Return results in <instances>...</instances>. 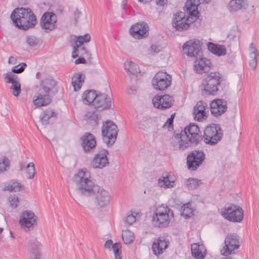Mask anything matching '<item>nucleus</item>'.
Segmentation results:
<instances>
[{
  "instance_id": "obj_1",
  "label": "nucleus",
  "mask_w": 259,
  "mask_h": 259,
  "mask_svg": "<svg viewBox=\"0 0 259 259\" xmlns=\"http://www.w3.org/2000/svg\"><path fill=\"white\" fill-rule=\"evenodd\" d=\"M198 0H187L184 7V11H180L175 14L172 26L177 30H187L190 25L198 19Z\"/></svg>"
},
{
  "instance_id": "obj_2",
  "label": "nucleus",
  "mask_w": 259,
  "mask_h": 259,
  "mask_svg": "<svg viewBox=\"0 0 259 259\" xmlns=\"http://www.w3.org/2000/svg\"><path fill=\"white\" fill-rule=\"evenodd\" d=\"M39 87L33 99V103L36 107L49 105L52 102L53 96L59 91L57 81L52 77L41 80Z\"/></svg>"
},
{
  "instance_id": "obj_3",
  "label": "nucleus",
  "mask_w": 259,
  "mask_h": 259,
  "mask_svg": "<svg viewBox=\"0 0 259 259\" xmlns=\"http://www.w3.org/2000/svg\"><path fill=\"white\" fill-rule=\"evenodd\" d=\"M11 18L17 27L24 30L33 28L37 23L36 16L30 8L15 9Z\"/></svg>"
},
{
  "instance_id": "obj_4",
  "label": "nucleus",
  "mask_w": 259,
  "mask_h": 259,
  "mask_svg": "<svg viewBox=\"0 0 259 259\" xmlns=\"http://www.w3.org/2000/svg\"><path fill=\"white\" fill-rule=\"evenodd\" d=\"M202 42L198 39H191L185 42L183 50L187 56L192 58L194 65H209L210 61L203 54Z\"/></svg>"
},
{
  "instance_id": "obj_5",
  "label": "nucleus",
  "mask_w": 259,
  "mask_h": 259,
  "mask_svg": "<svg viewBox=\"0 0 259 259\" xmlns=\"http://www.w3.org/2000/svg\"><path fill=\"white\" fill-rule=\"evenodd\" d=\"M186 140H182L179 149L184 150L188 148L190 144L196 146L202 140V134L199 126L195 123H190L184 129Z\"/></svg>"
},
{
  "instance_id": "obj_6",
  "label": "nucleus",
  "mask_w": 259,
  "mask_h": 259,
  "mask_svg": "<svg viewBox=\"0 0 259 259\" xmlns=\"http://www.w3.org/2000/svg\"><path fill=\"white\" fill-rule=\"evenodd\" d=\"M225 80L224 76L219 72H210L202 80V90L207 95L215 96L219 91V85Z\"/></svg>"
},
{
  "instance_id": "obj_7",
  "label": "nucleus",
  "mask_w": 259,
  "mask_h": 259,
  "mask_svg": "<svg viewBox=\"0 0 259 259\" xmlns=\"http://www.w3.org/2000/svg\"><path fill=\"white\" fill-rule=\"evenodd\" d=\"M73 181L76 184L81 195L87 196L93 195L94 188L97 186L89 179L86 171L82 169L79 170L77 174L74 175Z\"/></svg>"
},
{
  "instance_id": "obj_8",
  "label": "nucleus",
  "mask_w": 259,
  "mask_h": 259,
  "mask_svg": "<svg viewBox=\"0 0 259 259\" xmlns=\"http://www.w3.org/2000/svg\"><path fill=\"white\" fill-rule=\"evenodd\" d=\"M118 127L111 120H107L103 123L102 127L103 140L108 146H112L115 142L118 134Z\"/></svg>"
},
{
  "instance_id": "obj_9",
  "label": "nucleus",
  "mask_w": 259,
  "mask_h": 259,
  "mask_svg": "<svg viewBox=\"0 0 259 259\" xmlns=\"http://www.w3.org/2000/svg\"><path fill=\"white\" fill-rule=\"evenodd\" d=\"M222 213L225 219L233 223H240L244 217L243 209L235 204L225 206Z\"/></svg>"
},
{
  "instance_id": "obj_10",
  "label": "nucleus",
  "mask_w": 259,
  "mask_h": 259,
  "mask_svg": "<svg viewBox=\"0 0 259 259\" xmlns=\"http://www.w3.org/2000/svg\"><path fill=\"white\" fill-rule=\"evenodd\" d=\"M221 128L216 124L207 126L204 131V141L206 144L214 145L222 138L223 134Z\"/></svg>"
},
{
  "instance_id": "obj_11",
  "label": "nucleus",
  "mask_w": 259,
  "mask_h": 259,
  "mask_svg": "<svg viewBox=\"0 0 259 259\" xmlns=\"http://www.w3.org/2000/svg\"><path fill=\"white\" fill-rule=\"evenodd\" d=\"M205 154L202 150H193L187 156V166L191 171H195L202 164Z\"/></svg>"
},
{
  "instance_id": "obj_12",
  "label": "nucleus",
  "mask_w": 259,
  "mask_h": 259,
  "mask_svg": "<svg viewBox=\"0 0 259 259\" xmlns=\"http://www.w3.org/2000/svg\"><path fill=\"white\" fill-rule=\"evenodd\" d=\"M130 32L131 36L135 39H142L145 38L149 35V25L147 23L144 21L137 22L131 26Z\"/></svg>"
},
{
  "instance_id": "obj_13",
  "label": "nucleus",
  "mask_w": 259,
  "mask_h": 259,
  "mask_svg": "<svg viewBox=\"0 0 259 259\" xmlns=\"http://www.w3.org/2000/svg\"><path fill=\"white\" fill-rule=\"evenodd\" d=\"M57 17L53 12H45L40 19V26L47 33L54 30L57 26Z\"/></svg>"
},
{
  "instance_id": "obj_14",
  "label": "nucleus",
  "mask_w": 259,
  "mask_h": 259,
  "mask_svg": "<svg viewBox=\"0 0 259 259\" xmlns=\"http://www.w3.org/2000/svg\"><path fill=\"white\" fill-rule=\"evenodd\" d=\"M225 246L223 247V255H230L233 251L238 249L240 247L239 236L235 233L228 234L225 239Z\"/></svg>"
},
{
  "instance_id": "obj_15",
  "label": "nucleus",
  "mask_w": 259,
  "mask_h": 259,
  "mask_svg": "<svg viewBox=\"0 0 259 259\" xmlns=\"http://www.w3.org/2000/svg\"><path fill=\"white\" fill-rule=\"evenodd\" d=\"M108 151L105 149L98 150L91 161V165L94 168L102 169L109 164L107 158Z\"/></svg>"
},
{
  "instance_id": "obj_16",
  "label": "nucleus",
  "mask_w": 259,
  "mask_h": 259,
  "mask_svg": "<svg viewBox=\"0 0 259 259\" xmlns=\"http://www.w3.org/2000/svg\"><path fill=\"white\" fill-rule=\"evenodd\" d=\"M93 194L95 195V204L98 207H104L110 202V194L102 187L97 186L94 188Z\"/></svg>"
},
{
  "instance_id": "obj_17",
  "label": "nucleus",
  "mask_w": 259,
  "mask_h": 259,
  "mask_svg": "<svg viewBox=\"0 0 259 259\" xmlns=\"http://www.w3.org/2000/svg\"><path fill=\"white\" fill-rule=\"evenodd\" d=\"M3 76L5 82L12 84L10 88L12 91V94L15 97H18L21 92V84L18 76L12 72H8L4 74Z\"/></svg>"
},
{
  "instance_id": "obj_18",
  "label": "nucleus",
  "mask_w": 259,
  "mask_h": 259,
  "mask_svg": "<svg viewBox=\"0 0 259 259\" xmlns=\"http://www.w3.org/2000/svg\"><path fill=\"white\" fill-rule=\"evenodd\" d=\"M37 217L30 210H25L20 216V223L21 227L26 230H30L36 223Z\"/></svg>"
},
{
  "instance_id": "obj_19",
  "label": "nucleus",
  "mask_w": 259,
  "mask_h": 259,
  "mask_svg": "<svg viewBox=\"0 0 259 259\" xmlns=\"http://www.w3.org/2000/svg\"><path fill=\"white\" fill-rule=\"evenodd\" d=\"M81 146L85 153L92 152L96 147L95 137L90 133H85L80 138Z\"/></svg>"
},
{
  "instance_id": "obj_20",
  "label": "nucleus",
  "mask_w": 259,
  "mask_h": 259,
  "mask_svg": "<svg viewBox=\"0 0 259 259\" xmlns=\"http://www.w3.org/2000/svg\"><path fill=\"white\" fill-rule=\"evenodd\" d=\"M227 102L222 99H215L210 104L211 113L215 117L221 116L227 110Z\"/></svg>"
},
{
  "instance_id": "obj_21",
  "label": "nucleus",
  "mask_w": 259,
  "mask_h": 259,
  "mask_svg": "<svg viewBox=\"0 0 259 259\" xmlns=\"http://www.w3.org/2000/svg\"><path fill=\"white\" fill-rule=\"evenodd\" d=\"M93 106L101 110L111 109L112 106L111 98L105 93H98Z\"/></svg>"
},
{
  "instance_id": "obj_22",
  "label": "nucleus",
  "mask_w": 259,
  "mask_h": 259,
  "mask_svg": "<svg viewBox=\"0 0 259 259\" xmlns=\"http://www.w3.org/2000/svg\"><path fill=\"white\" fill-rule=\"evenodd\" d=\"M104 247L110 251L113 250L115 259H122L120 243L117 242L113 243L111 239H108L105 242Z\"/></svg>"
},
{
  "instance_id": "obj_23",
  "label": "nucleus",
  "mask_w": 259,
  "mask_h": 259,
  "mask_svg": "<svg viewBox=\"0 0 259 259\" xmlns=\"http://www.w3.org/2000/svg\"><path fill=\"white\" fill-rule=\"evenodd\" d=\"M30 254L29 259H41L39 249L41 243L36 239H33L29 241Z\"/></svg>"
},
{
  "instance_id": "obj_24",
  "label": "nucleus",
  "mask_w": 259,
  "mask_h": 259,
  "mask_svg": "<svg viewBox=\"0 0 259 259\" xmlns=\"http://www.w3.org/2000/svg\"><path fill=\"white\" fill-rule=\"evenodd\" d=\"M205 103L202 101H199L193 108L194 119L197 121L202 120L204 117H206L205 112Z\"/></svg>"
},
{
  "instance_id": "obj_25",
  "label": "nucleus",
  "mask_w": 259,
  "mask_h": 259,
  "mask_svg": "<svg viewBox=\"0 0 259 259\" xmlns=\"http://www.w3.org/2000/svg\"><path fill=\"white\" fill-rule=\"evenodd\" d=\"M207 48L211 53L218 56H224L226 53V49L224 46L217 45L213 42H208Z\"/></svg>"
},
{
  "instance_id": "obj_26",
  "label": "nucleus",
  "mask_w": 259,
  "mask_h": 259,
  "mask_svg": "<svg viewBox=\"0 0 259 259\" xmlns=\"http://www.w3.org/2000/svg\"><path fill=\"white\" fill-rule=\"evenodd\" d=\"M84 75L81 73H76L72 77V84L75 92L79 91L84 82Z\"/></svg>"
},
{
  "instance_id": "obj_27",
  "label": "nucleus",
  "mask_w": 259,
  "mask_h": 259,
  "mask_svg": "<svg viewBox=\"0 0 259 259\" xmlns=\"http://www.w3.org/2000/svg\"><path fill=\"white\" fill-rule=\"evenodd\" d=\"M97 94L96 91L94 90H87L82 96V100L85 104L90 105L93 103V105Z\"/></svg>"
},
{
  "instance_id": "obj_28",
  "label": "nucleus",
  "mask_w": 259,
  "mask_h": 259,
  "mask_svg": "<svg viewBox=\"0 0 259 259\" xmlns=\"http://www.w3.org/2000/svg\"><path fill=\"white\" fill-rule=\"evenodd\" d=\"M247 5V0H231L229 4L230 11H237Z\"/></svg>"
},
{
  "instance_id": "obj_29",
  "label": "nucleus",
  "mask_w": 259,
  "mask_h": 259,
  "mask_svg": "<svg viewBox=\"0 0 259 259\" xmlns=\"http://www.w3.org/2000/svg\"><path fill=\"white\" fill-rule=\"evenodd\" d=\"M174 219V213L168 207H163V227L168 226L171 220Z\"/></svg>"
},
{
  "instance_id": "obj_30",
  "label": "nucleus",
  "mask_w": 259,
  "mask_h": 259,
  "mask_svg": "<svg viewBox=\"0 0 259 259\" xmlns=\"http://www.w3.org/2000/svg\"><path fill=\"white\" fill-rule=\"evenodd\" d=\"M85 117L91 124L96 126L98 125L101 116L95 111H88L86 113Z\"/></svg>"
},
{
  "instance_id": "obj_31",
  "label": "nucleus",
  "mask_w": 259,
  "mask_h": 259,
  "mask_svg": "<svg viewBox=\"0 0 259 259\" xmlns=\"http://www.w3.org/2000/svg\"><path fill=\"white\" fill-rule=\"evenodd\" d=\"M89 52L84 47L78 48V46H74L72 53V57L76 58L78 57H88Z\"/></svg>"
},
{
  "instance_id": "obj_32",
  "label": "nucleus",
  "mask_w": 259,
  "mask_h": 259,
  "mask_svg": "<svg viewBox=\"0 0 259 259\" xmlns=\"http://www.w3.org/2000/svg\"><path fill=\"white\" fill-rule=\"evenodd\" d=\"M176 181L174 176L170 174H166L163 176V188H171L175 186Z\"/></svg>"
},
{
  "instance_id": "obj_33",
  "label": "nucleus",
  "mask_w": 259,
  "mask_h": 259,
  "mask_svg": "<svg viewBox=\"0 0 259 259\" xmlns=\"http://www.w3.org/2000/svg\"><path fill=\"white\" fill-rule=\"evenodd\" d=\"M124 69L130 78L137 77L141 73L139 66H124Z\"/></svg>"
},
{
  "instance_id": "obj_34",
  "label": "nucleus",
  "mask_w": 259,
  "mask_h": 259,
  "mask_svg": "<svg viewBox=\"0 0 259 259\" xmlns=\"http://www.w3.org/2000/svg\"><path fill=\"white\" fill-rule=\"evenodd\" d=\"M56 113L51 109H47L43 112L42 115L40 117V120L43 124H48L49 123V119L51 117H56Z\"/></svg>"
},
{
  "instance_id": "obj_35",
  "label": "nucleus",
  "mask_w": 259,
  "mask_h": 259,
  "mask_svg": "<svg viewBox=\"0 0 259 259\" xmlns=\"http://www.w3.org/2000/svg\"><path fill=\"white\" fill-rule=\"evenodd\" d=\"M191 252L196 259H203L205 256L200 250V245L198 243H193L191 245Z\"/></svg>"
},
{
  "instance_id": "obj_36",
  "label": "nucleus",
  "mask_w": 259,
  "mask_h": 259,
  "mask_svg": "<svg viewBox=\"0 0 259 259\" xmlns=\"http://www.w3.org/2000/svg\"><path fill=\"white\" fill-rule=\"evenodd\" d=\"M250 60L249 65H256L257 63V56L258 54L252 42L249 45Z\"/></svg>"
},
{
  "instance_id": "obj_37",
  "label": "nucleus",
  "mask_w": 259,
  "mask_h": 259,
  "mask_svg": "<svg viewBox=\"0 0 259 259\" xmlns=\"http://www.w3.org/2000/svg\"><path fill=\"white\" fill-rule=\"evenodd\" d=\"M162 74L161 72H158L153 77L152 79V86L155 90L162 91V88L161 87L162 84Z\"/></svg>"
},
{
  "instance_id": "obj_38",
  "label": "nucleus",
  "mask_w": 259,
  "mask_h": 259,
  "mask_svg": "<svg viewBox=\"0 0 259 259\" xmlns=\"http://www.w3.org/2000/svg\"><path fill=\"white\" fill-rule=\"evenodd\" d=\"M185 184L189 189L197 188L201 184V181L195 178H188L185 180Z\"/></svg>"
},
{
  "instance_id": "obj_39",
  "label": "nucleus",
  "mask_w": 259,
  "mask_h": 259,
  "mask_svg": "<svg viewBox=\"0 0 259 259\" xmlns=\"http://www.w3.org/2000/svg\"><path fill=\"white\" fill-rule=\"evenodd\" d=\"M174 103L172 96L163 95V110L171 107Z\"/></svg>"
},
{
  "instance_id": "obj_40",
  "label": "nucleus",
  "mask_w": 259,
  "mask_h": 259,
  "mask_svg": "<svg viewBox=\"0 0 259 259\" xmlns=\"http://www.w3.org/2000/svg\"><path fill=\"white\" fill-rule=\"evenodd\" d=\"M10 161L6 156L0 158V172H4L10 168Z\"/></svg>"
},
{
  "instance_id": "obj_41",
  "label": "nucleus",
  "mask_w": 259,
  "mask_h": 259,
  "mask_svg": "<svg viewBox=\"0 0 259 259\" xmlns=\"http://www.w3.org/2000/svg\"><path fill=\"white\" fill-rule=\"evenodd\" d=\"M182 215L185 218H191L193 215V209L190 207L189 203L184 204L181 208Z\"/></svg>"
},
{
  "instance_id": "obj_42",
  "label": "nucleus",
  "mask_w": 259,
  "mask_h": 259,
  "mask_svg": "<svg viewBox=\"0 0 259 259\" xmlns=\"http://www.w3.org/2000/svg\"><path fill=\"white\" fill-rule=\"evenodd\" d=\"M122 237L124 243L128 244L133 242L135 239V236L133 232L129 230L123 231Z\"/></svg>"
},
{
  "instance_id": "obj_43",
  "label": "nucleus",
  "mask_w": 259,
  "mask_h": 259,
  "mask_svg": "<svg viewBox=\"0 0 259 259\" xmlns=\"http://www.w3.org/2000/svg\"><path fill=\"white\" fill-rule=\"evenodd\" d=\"M162 242L161 237H159L157 241L155 240L152 246V248L154 254L156 255L162 253V248L160 246V242Z\"/></svg>"
},
{
  "instance_id": "obj_44",
  "label": "nucleus",
  "mask_w": 259,
  "mask_h": 259,
  "mask_svg": "<svg viewBox=\"0 0 259 259\" xmlns=\"http://www.w3.org/2000/svg\"><path fill=\"white\" fill-rule=\"evenodd\" d=\"M164 76L163 77V91L169 87L171 84V76L167 74L166 72H163Z\"/></svg>"
},
{
  "instance_id": "obj_45",
  "label": "nucleus",
  "mask_w": 259,
  "mask_h": 259,
  "mask_svg": "<svg viewBox=\"0 0 259 259\" xmlns=\"http://www.w3.org/2000/svg\"><path fill=\"white\" fill-rule=\"evenodd\" d=\"M161 218L162 212H159L156 209L152 218L153 225L157 227H160V225L162 224V222L160 220Z\"/></svg>"
},
{
  "instance_id": "obj_46",
  "label": "nucleus",
  "mask_w": 259,
  "mask_h": 259,
  "mask_svg": "<svg viewBox=\"0 0 259 259\" xmlns=\"http://www.w3.org/2000/svg\"><path fill=\"white\" fill-rule=\"evenodd\" d=\"M211 66H194V70L198 74H202L208 73L210 70Z\"/></svg>"
},
{
  "instance_id": "obj_47",
  "label": "nucleus",
  "mask_w": 259,
  "mask_h": 259,
  "mask_svg": "<svg viewBox=\"0 0 259 259\" xmlns=\"http://www.w3.org/2000/svg\"><path fill=\"white\" fill-rule=\"evenodd\" d=\"M175 116V113L170 115V117L167 119L166 122L163 125V128L167 127L168 131H171L174 130L173 122Z\"/></svg>"
},
{
  "instance_id": "obj_48",
  "label": "nucleus",
  "mask_w": 259,
  "mask_h": 259,
  "mask_svg": "<svg viewBox=\"0 0 259 259\" xmlns=\"http://www.w3.org/2000/svg\"><path fill=\"white\" fill-rule=\"evenodd\" d=\"M22 185L18 182H12L8 186V190L10 191L18 192L21 190Z\"/></svg>"
},
{
  "instance_id": "obj_49",
  "label": "nucleus",
  "mask_w": 259,
  "mask_h": 259,
  "mask_svg": "<svg viewBox=\"0 0 259 259\" xmlns=\"http://www.w3.org/2000/svg\"><path fill=\"white\" fill-rule=\"evenodd\" d=\"M161 99L162 95H157L153 98L152 103L154 107L162 109Z\"/></svg>"
},
{
  "instance_id": "obj_50",
  "label": "nucleus",
  "mask_w": 259,
  "mask_h": 259,
  "mask_svg": "<svg viewBox=\"0 0 259 259\" xmlns=\"http://www.w3.org/2000/svg\"><path fill=\"white\" fill-rule=\"evenodd\" d=\"M27 172L29 174V179H32L34 178L35 168L33 162H29L27 165Z\"/></svg>"
},
{
  "instance_id": "obj_51",
  "label": "nucleus",
  "mask_w": 259,
  "mask_h": 259,
  "mask_svg": "<svg viewBox=\"0 0 259 259\" xmlns=\"http://www.w3.org/2000/svg\"><path fill=\"white\" fill-rule=\"evenodd\" d=\"M9 200L10 205L13 208H16L18 206L19 200L17 196L14 195L9 197Z\"/></svg>"
},
{
  "instance_id": "obj_52",
  "label": "nucleus",
  "mask_w": 259,
  "mask_h": 259,
  "mask_svg": "<svg viewBox=\"0 0 259 259\" xmlns=\"http://www.w3.org/2000/svg\"><path fill=\"white\" fill-rule=\"evenodd\" d=\"M124 221L127 225H131L136 222V217L131 212L127 215Z\"/></svg>"
},
{
  "instance_id": "obj_53",
  "label": "nucleus",
  "mask_w": 259,
  "mask_h": 259,
  "mask_svg": "<svg viewBox=\"0 0 259 259\" xmlns=\"http://www.w3.org/2000/svg\"><path fill=\"white\" fill-rule=\"evenodd\" d=\"M183 131L184 130H182L180 132H178L177 131H175L174 132V136L175 138L176 139H180L179 141V145L180 144L182 140H186L185 135H184Z\"/></svg>"
},
{
  "instance_id": "obj_54",
  "label": "nucleus",
  "mask_w": 259,
  "mask_h": 259,
  "mask_svg": "<svg viewBox=\"0 0 259 259\" xmlns=\"http://www.w3.org/2000/svg\"><path fill=\"white\" fill-rule=\"evenodd\" d=\"M27 42L30 46L34 47L37 44L38 40L35 36H30L27 37Z\"/></svg>"
},
{
  "instance_id": "obj_55",
  "label": "nucleus",
  "mask_w": 259,
  "mask_h": 259,
  "mask_svg": "<svg viewBox=\"0 0 259 259\" xmlns=\"http://www.w3.org/2000/svg\"><path fill=\"white\" fill-rule=\"evenodd\" d=\"M137 88L135 86H129L127 87L126 92L129 95H134L137 93Z\"/></svg>"
},
{
  "instance_id": "obj_56",
  "label": "nucleus",
  "mask_w": 259,
  "mask_h": 259,
  "mask_svg": "<svg viewBox=\"0 0 259 259\" xmlns=\"http://www.w3.org/2000/svg\"><path fill=\"white\" fill-rule=\"evenodd\" d=\"M149 51H150L151 53L154 54L159 52L160 51V49L159 48V46H158L156 45H152L150 47V49H149Z\"/></svg>"
},
{
  "instance_id": "obj_57",
  "label": "nucleus",
  "mask_w": 259,
  "mask_h": 259,
  "mask_svg": "<svg viewBox=\"0 0 259 259\" xmlns=\"http://www.w3.org/2000/svg\"><path fill=\"white\" fill-rule=\"evenodd\" d=\"M26 66H21V67L18 69L13 68L12 69V73H21L23 72L25 70V67Z\"/></svg>"
},
{
  "instance_id": "obj_58",
  "label": "nucleus",
  "mask_w": 259,
  "mask_h": 259,
  "mask_svg": "<svg viewBox=\"0 0 259 259\" xmlns=\"http://www.w3.org/2000/svg\"><path fill=\"white\" fill-rule=\"evenodd\" d=\"M78 58L76 59L74 61L75 64H87V61L85 59V57H78Z\"/></svg>"
},
{
  "instance_id": "obj_59",
  "label": "nucleus",
  "mask_w": 259,
  "mask_h": 259,
  "mask_svg": "<svg viewBox=\"0 0 259 259\" xmlns=\"http://www.w3.org/2000/svg\"><path fill=\"white\" fill-rule=\"evenodd\" d=\"M84 41L82 40V38L81 37H80L79 36H78L75 40V43L74 46H78V48L82 47V45L84 44Z\"/></svg>"
},
{
  "instance_id": "obj_60",
  "label": "nucleus",
  "mask_w": 259,
  "mask_h": 259,
  "mask_svg": "<svg viewBox=\"0 0 259 259\" xmlns=\"http://www.w3.org/2000/svg\"><path fill=\"white\" fill-rule=\"evenodd\" d=\"M79 36L82 37V40L84 41V42H88L90 41V40L91 39V36L88 33H87L83 35H81Z\"/></svg>"
},
{
  "instance_id": "obj_61",
  "label": "nucleus",
  "mask_w": 259,
  "mask_h": 259,
  "mask_svg": "<svg viewBox=\"0 0 259 259\" xmlns=\"http://www.w3.org/2000/svg\"><path fill=\"white\" fill-rule=\"evenodd\" d=\"M8 63L9 64H17L18 63L17 59L15 57L11 56L9 59Z\"/></svg>"
},
{
  "instance_id": "obj_62",
  "label": "nucleus",
  "mask_w": 259,
  "mask_h": 259,
  "mask_svg": "<svg viewBox=\"0 0 259 259\" xmlns=\"http://www.w3.org/2000/svg\"><path fill=\"white\" fill-rule=\"evenodd\" d=\"M74 15L75 17V20L77 21V19L80 17L81 15V12H79L78 10L76 9L74 12Z\"/></svg>"
},
{
  "instance_id": "obj_63",
  "label": "nucleus",
  "mask_w": 259,
  "mask_h": 259,
  "mask_svg": "<svg viewBox=\"0 0 259 259\" xmlns=\"http://www.w3.org/2000/svg\"><path fill=\"white\" fill-rule=\"evenodd\" d=\"M163 243H164V247H163V251L168 248L169 242L168 240H166L165 239H163Z\"/></svg>"
},
{
  "instance_id": "obj_64",
  "label": "nucleus",
  "mask_w": 259,
  "mask_h": 259,
  "mask_svg": "<svg viewBox=\"0 0 259 259\" xmlns=\"http://www.w3.org/2000/svg\"><path fill=\"white\" fill-rule=\"evenodd\" d=\"M158 185L160 187H162V177L158 179Z\"/></svg>"
}]
</instances>
